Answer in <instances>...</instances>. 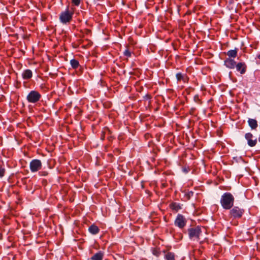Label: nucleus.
Returning a JSON list of instances; mask_svg holds the SVG:
<instances>
[{"label":"nucleus","mask_w":260,"mask_h":260,"mask_svg":"<svg viewBox=\"0 0 260 260\" xmlns=\"http://www.w3.org/2000/svg\"><path fill=\"white\" fill-rule=\"evenodd\" d=\"M105 139V133L102 132V135H101V139L104 140Z\"/></svg>","instance_id":"c85d7f7f"},{"label":"nucleus","mask_w":260,"mask_h":260,"mask_svg":"<svg viewBox=\"0 0 260 260\" xmlns=\"http://www.w3.org/2000/svg\"><path fill=\"white\" fill-rule=\"evenodd\" d=\"M176 77L178 82L182 80L184 83H187L189 80L188 77L185 74L177 73L176 75Z\"/></svg>","instance_id":"f8f14e48"},{"label":"nucleus","mask_w":260,"mask_h":260,"mask_svg":"<svg viewBox=\"0 0 260 260\" xmlns=\"http://www.w3.org/2000/svg\"><path fill=\"white\" fill-rule=\"evenodd\" d=\"M248 123L251 129H254L257 127V121L254 119L249 118Z\"/></svg>","instance_id":"a211bd4d"},{"label":"nucleus","mask_w":260,"mask_h":260,"mask_svg":"<svg viewBox=\"0 0 260 260\" xmlns=\"http://www.w3.org/2000/svg\"><path fill=\"white\" fill-rule=\"evenodd\" d=\"M257 58L260 59V54L257 55Z\"/></svg>","instance_id":"c756f323"},{"label":"nucleus","mask_w":260,"mask_h":260,"mask_svg":"<svg viewBox=\"0 0 260 260\" xmlns=\"http://www.w3.org/2000/svg\"><path fill=\"white\" fill-rule=\"evenodd\" d=\"M235 198L233 195L229 192H224L221 197L220 203L225 210L231 209L234 206Z\"/></svg>","instance_id":"f257e3e1"},{"label":"nucleus","mask_w":260,"mask_h":260,"mask_svg":"<svg viewBox=\"0 0 260 260\" xmlns=\"http://www.w3.org/2000/svg\"><path fill=\"white\" fill-rule=\"evenodd\" d=\"M162 252L165 254L164 258L166 260H175L176 255L173 252H171L168 250H164Z\"/></svg>","instance_id":"9d476101"},{"label":"nucleus","mask_w":260,"mask_h":260,"mask_svg":"<svg viewBox=\"0 0 260 260\" xmlns=\"http://www.w3.org/2000/svg\"><path fill=\"white\" fill-rule=\"evenodd\" d=\"M238 48H235L234 50H230L226 53V54L228 56V58H235L237 57L238 54Z\"/></svg>","instance_id":"2eb2a0df"},{"label":"nucleus","mask_w":260,"mask_h":260,"mask_svg":"<svg viewBox=\"0 0 260 260\" xmlns=\"http://www.w3.org/2000/svg\"><path fill=\"white\" fill-rule=\"evenodd\" d=\"M29 168L31 172L35 173L40 170L42 168V162L38 159H32L29 164Z\"/></svg>","instance_id":"0eeeda50"},{"label":"nucleus","mask_w":260,"mask_h":260,"mask_svg":"<svg viewBox=\"0 0 260 260\" xmlns=\"http://www.w3.org/2000/svg\"><path fill=\"white\" fill-rule=\"evenodd\" d=\"M5 173H6L5 169L2 167H0V178H3L5 176Z\"/></svg>","instance_id":"5701e85b"},{"label":"nucleus","mask_w":260,"mask_h":260,"mask_svg":"<svg viewBox=\"0 0 260 260\" xmlns=\"http://www.w3.org/2000/svg\"><path fill=\"white\" fill-rule=\"evenodd\" d=\"M123 54L125 56L127 57H131V52L128 49H126L124 52Z\"/></svg>","instance_id":"b1692460"},{"label":"nucleus","mask_w":260,"mask_h":260,"mask_svg":"<svg viewBox=\"0 0 260 260\" xmlns=\"http://www.w3.org/2000/svg\"><path fill=\"white\" fill-rule=\"evenodd\" d=\"M104 257V253L102 251H99L94 254L90 258L91 260H103Z\"/></svg>","instance_id":"f3484780"},{"label":"nucleus","mask_w":260,"mask_h":260,"mask_svg":"<svg viewBox=\"0 0 260 260\" xmlns=\"http://www.w3.org/2000/svg\"><path fill=\"white\" fill-rule=\"evenodd\" d=\"M81 0H72V3L76 6H79Z\"/></svg>","instance_id":"393cba45"},{"label":"nucleus","mask_w":260,"mask_h":260,"mask_svg":"<svg viewBox=\"0 0 260 260\" xmlns=\"http://www.w3.org/2000/svg\"><path fill=\"white\" fill-rule=\"evenodd\" d=\"M229 217L234 219H238L241 218L245 210L243 208H241L238 206H234L230 209Z\"/></svg>","instance_id":"7ed1b4c3"},{"label":"nucleus","mask_w":260,"mask_h":260,"mask_svg":"<svg viewBox=\"0 0 260 260\" xmlns=\"http://www.w3.org/2000/svg\"><path fill=\"white\" fill-rule=\"evenodd\" d=\"M48 172L46 171L39 172V175L41 176H46L48 175Z\"/></svg>","instance_id":"a878e982"},{"label":"nucleus","mask_w":260,"mask_h":260,"mask_svg":"<svg viewBox=\"0 0 260 260\" xmlns=\"http://www.w3.org/2000/svg\"><path fill=\"white\" fill-rule=\"evenodd\" d=\"M193 101L195 103L201 105L202 103L201 100L200 99L198 94H196L193 97Z\"/></svg>","instance_id":"4be33fe9"},{"label":"nucleus","mask_w":260,"mask_h":260,"mask_svg":"<svg viewBox=\"0 0 260 260\" xmlns=\"http://www.w3.org/2000/svg\"><path fill=\"white\" fill-rule=\"evenodd\" d=\"M143 98L146 101H149L151 98V96L149 94H147L144 96Z\"/></svg>","instance_id":"bb28decb"},{"label":"nucleus","mask_w":260,"mask_h":260,"mask_svg":"<svg viewBox=\"0 0 260 260\" xmlns=\"http://www.w3.org/2000/svg\"><path fill=\"white\" fill-rule=\"evenodd\" d=\"M70 64H71L72 68L75 70L78 69L79 66V61L75 59H71L70 60Z\"/></svg>","instance_id":"6ab92c4d"},{"label":"nucleus","mask_w":260,"mask_h":260,"mask_svg":"<svg viewBox=\"0 0 260 260\" xmlns=\"http://www.w3.org/2000/svg\"><path fill=\"white\" fill-rule=\"evenodd\" d=\"M42 117V115H37L36 118L37 120H40L41 119V117Z\"/></svg>","instance_id":"cd10ccee"},{"label":"nucleus","mask_w":260,"mask_h":260,"mask_svg":"<svg viewBox=\"0 0 260 260\" xmlns=\"http://www.w3.org/2000/svg\"><path fill=\"white\" fill-rule=\"evenodd\" d=\"M224 64L226 68L230 69H233L235 68L236 62L234 59L226 58L224 61Z\"/></svg>","instance_id":"1a4fd4ad"},{"label":"nucleus","mask_w":260,"mask_h":260,"mask_svg":"<svg viewBox=\"0 0 260 260\" xmlns=\"http://www.w3.org/2000/svg\"><path fill=\"white\" fill-rule=\"evenodd\" d=\"M41 94L36 90L30 91L26 96V100L28 103H36L41 98Z\"/></svg>","instance_id":"39448f33"},{"label":"nucleus","mask_w":260,"mask_h":260,"mask_svg":"<svg viewBox=\"0 0 260 260\" xmlns=\"http://www.w3.org/2000/svg\"><path fill=\"white\" fill-rule=\"evenodd\" d=\"M194 192L192 191H188L185 193V198L187 200H189L190 198L193 196Z\"/></svg>","instance_id":"412c9836"},{"label":"nucleus","mask_w":260,"mask_h":260,"mask_svg":"<svg viewBox=\"0 0 260 260\" xmlns=\"http://www.w3.org/2000/svg\"><path fill=\"white\" fill-rule=\"evenodd\" d=\"M22 77L24 80L30 79L32 77V72L29 69L25 70L22 73Z\"/></svg>","instance_id":"4468645a"},{"label":"nucleus","mask_w":260,"mask_h":260,"mask_svg":"<svg viewBox=\"0 0 260 260\" xmlns=\"http://www.w3.org/2000/svg\"><path fill=\"white\" fill-rule=\"evenodd\" d=\"M151 251L152 254L156 256V257H158L161 254V251L160 250V249L159 248H152L151 249Z\"/></svg>","instance_id":"aec40b11"},{"label":"nucleus","mask_w":260,"mask_h":260,"mask_svg":"<svg viewBox=\"0 0 260 260\" xmlns=\"http://www.w3.org/2000/svg\"><path fill=\"white\" fill-rule=\"evenodd\" d=\"M235 68L236 70L241 74H244L246 72V65L244 62H240L236 63Z\"/></svg>","instance_id":"9b49d317"},{"label":"nucleus","mask_w":260,"mask_h":260,"mask_svg":"<svg viewBox=\"0 0 260 260\" xmlns=\"http://www.w3.org/2000/svg\"><path fill=\"white\" fill-rule=\"evenodd\" d=\"M169 207L172 210L177 212L182 209V205L176 202H172L169 205Z\"/></svg>","instance_id":"ddd939ff"},{"label":"nucleus","mask_w":260,"mask_h":260,"mask_svg":"<svg viewBox=\"0 0 260 260\" xmlns=\"http://www.w3.org/2000/svg\"><path fill=\"white\" fill-rule=\"evenodd\" d=\"M253 135L250 133H247L245 135V138L247 141V144L250 147H254L256 145L257 139H252Z\"/></svg>","instance_id":"6e6552de"},{"label":"nucleus","mask_w":260,"mask_h":260,"mask_svg":"<svg viewBox=\"0 0 260 260\" xmlns=\"http://www.w3.org/2000/svg\"><path fill=\"white\" fill-rule=\"evenodd\" d=\"M73 15L74 11L70 10L68 7L64 11L60 13L59 17V21L61 23L64 24L70 23L72 20Z\"/></svg>","instance_id":"f03ea898"},{"label":"nucleus","mask_w":260,"mask_h":260,"mask_svg":"<svg viewBox=\"0 0 260 260\" xmlns=\"http://www.w3.org/2000/svg\"><path fill=\"white\" fill-rule=\"evenodd\" d=\"M89 233L92 235H96L100 232V229L98 226L94 224H91L88 228Z\"/></svg>","instance_id":"dca6fc26"},{"label":"nucleus","mask_w":260,"mask_h":260,"mask_svg":"<svg viewBox=\"0 0 260 260\" xmlns=\"http://www.w3.org/2000/svg\"><path fill=\"white\" fill-rule=\"evenodd\" d=\"M188 234L189 238L190 239L200 240V237L202 234L201 228L200 226H197L193 228H190L188 229Z\"/></svg>","instance_id":"20e7f679"},{"label":"nucleus","mask_w":260,"mask_h":260,"mask_svg":"<svg viewBox=\"0 0 260 260\" xmlns=\"http://www.w3.org/2000/svg\"><path fill=\"white\" fill-rule=\"evenodd\" d=\"M186 218L181 214H178L174 220L175 226L180 229H183L186 226Z\"/></svg>","instance_id":"423d86ee"}]
</instances>
